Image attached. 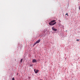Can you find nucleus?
Here are the masks:
<instances>
[{
    "label": "nucleus",
    "instance_id": "nucleus-1",
    "mask_svg": "<svg viewBox=\"0 0 80 80\" xmlns=\"http://www.w3.org/2000/svg\"><path fill=\"white\" fill-rule=\"evenodd\" d=\"M56 20H53L52 21H51L49 23V25H51V26H53V25H55V24L57 23L56 22H56ZM53 22H54L53 23Z\"/></svg>",
    "mask_w": 80,
    "mask_h": 80
},
{
    "label": "nucleus",
    "instance_id": "nucleus-2",
    "mask_svg": "<svg viewBox=\"0 0 80 80\" xmlns=\"http://www.w3.org/2000/svg\"><path fill=\"white\" fill-rule=\"evenodd\" d=\"M52 30H53L54 31H55V32H56V31H57V29L55 28L54 27H52Z\"/></svg>",
    "mask_w": 80,
    "mask_h": 80
},
{
    "label": "nucleus",
    "instance_id": "nucleus-3",
    "mask_svg": "<svg viewBox=\"0 0 80 80\" xmlns=\"http://www.w3.org/2000/svg\"><path fill=\"white\" fill-rule=\"evenodd\" d=\"M34 71L35 72V73H38V70H36L35 69L34 70Z\"/></svg>",
    "mask_w": 80,
    "mask_h": 80
},
{
    "label": "nucleus",
    "instance_id": "nucleus-4",
    "mask_svg": "<svg viewBox=\"0 0 80 80\" xmlns=\"http://www.w3.org/2000/svg\"><path fill=\"white\" fill-rule=\"evenodd\" d=\"M40 42V39H39L38 40L36 41V43H38Z\"/></svg>",
    "mask_w": 80,
    "mask_h": 80
},
{
    "label": "nucleus",
    "instance_id": "nucleus-5",
    "mask_svg": "<svg viewBox=\"0 0 80 80\" xmlns=\"http://www.w3.org/2000/svg\"><path fill=\"white\" fill-rule=\"evenodd\" d=\"M37 62V61L35 59H33L32 60V62L33 63H35V62Z\"/></svg>",
    "mask_w": 80,
    "mask_h": 80
},
{
    "label": "nucleus",
    "instance_id": "nucleus-6",
    "mask_svg": "<svg viewBox=\"0 0 80 80\" xmlns=\"http://www.w3.org/2000/svg\"><path fill=\"white\" fill-rule=\"evenodd\" d=\"M23 61V59H22L21 60H20V62H22V61Z\"/></svg>",
    "mask_w": 80,
    "mask_h": 80
},
{
    "label": "nucleus",
    "instance_id": "nucleus-7",
    "mask_svg": "<svg viewBox=\"0 0 80 80\" xmlns=\"http://www.w3.org/2000/svg\"><path fill=\"white\" fill-rule=\"evenodd\" d=\"M66 15H67L68 16V13H67L66 14Z\"/></svg>",
    "mask_w": 80,
    "mask_h": 80
},
{
    "label": "nucleus",
    "instance_id": "nucleus-8",
    "mask_svg": "<svg viewBox=\"0 0 80 80\" xmlns=\"http://www.w3.org/2000/svg\"><path fill=\"white\" fill-rule=\"evenodd\" d=\"M37 42H36V43H34V45H36V44H37Z\"/></svg>",
    "mask_w": 80,
    "mask_h": 80
},
{
    "label": "nucleus",
    "instance_id": "nucleus-9",
    "mask_svg": "<svg viewBox=\"0 0 80 80\" xmlns=\"http://www.w3.org/2000/svg\"><path fill=\"white\" fill-rule=\"evenodd\" d=\"M15 80V78H12V80Z\"/></svg>",
    "mask_w": 80,
    "mask_h": 80
},
{
    "label": "nucleus",
    "instance_id": "nucleus-10",
    "mask_svg": "<svg viewBox=\"0 0 80 80\" xmlns=\"http://www.w3.org/2000/svg\"><path fill=\"white\" fill-rule=\"evenodd\" d=\"M30 67H32V66H33V65H32V64L30 65Z\"/></svg>",
    "mask_w": 80,
    "mask_h": 80
},
{
    "label": "nucleus",
    "instance_id": "nucleus-11",
    "mask_svg": "<svg viewBox=\"0 0 80 80\" xmlns=\"http://www.w3.org/2000/svg\"><path fill=\"white\" fill-rule=\"evenodd\" d=\"M79 40H79V39L77 40V41H79Z\"/></svg>",
    "mask_w": 80,
    "mask_h": 80
},
{
    "label": "nucleus",
    "instance_id": "nucleus-12",
    "mask_svg": "<svg viewBox=\"0 0 80 80\" xmlns=\"http://www.w3.org/2000/svg\"><path fill=\"white\" fill-rule=\"evenodd\" d=\"M79 10H80V6H79Z\"/></svg>",
    "mask_w": 80,
    "mask_h": 80
},
{
    "label": "nucleus",
    "instance_id": "nucleus-13",
    "mask_svg": "<svg viewBox=\"0 0 80 80\" xmlns=\"http://www.w3.org/2000/svg\"><path fill=\"white\" fill-rule=\"evenodd\" d=\"M33 46H35V45H34V44L33 45Z\"/></svg>",
    "mask_w": 80,
    "mask_h": 80
},
{
    "label": "nucleus",
    "instance_id": "nucleus-14",
    "mask_svg": "<svg viewBox=\"0 0 80 80\" xmlns=\"http://www.w3.org/2000/svg\"><path fill=\"white\" fill-rule=\"evenodd\" d=\"M66 32H67V31H66Z\"/></svg>",
    "mask_w": 80,
    "mask_h": 80
}]
</instances>
